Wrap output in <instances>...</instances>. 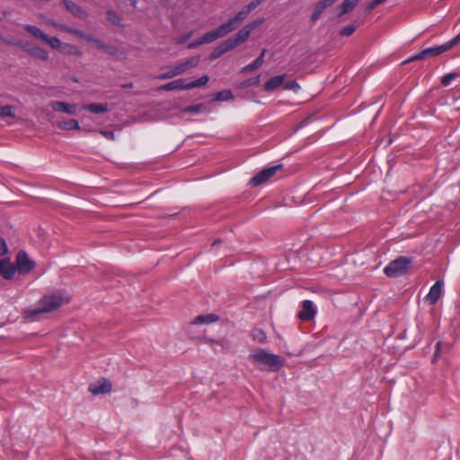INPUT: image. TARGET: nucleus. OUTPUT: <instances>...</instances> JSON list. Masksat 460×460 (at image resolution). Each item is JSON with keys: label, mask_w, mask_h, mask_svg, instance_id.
<instances>
[{"label": "nucleus", "mask_w": 460, "mask_h": 460, "mask_svg": "<svg viewBox=\"0 0 460 460\" xmlns=\"http://www.w3.org/2000/svg\"><path fill=\"white\" fill-rule=\"evenodd\" d=\"M70 296L65 291H57L41 297L34 308H26L22 315L30 321H37L44 314L53 312L69 303Z\"/></svg>", "instance_id": "1"}, {"label": "nucleus", "mask_w": 460, "mask_h": 460, "mask_svg": "<svg viewBox=\"0 0 460 460\" xmlns=\"http://www.w3.org/2000/svg\"><path fill=\"white\" fill-rule=\"evenodd\" d=\"M249 359L260 369L264 371L277 372L283 366V360L279 356L260 348L251 351Z\"/></svg>", "instance_id": "2"}, {"label": "nucleus", "mask_w": 460, "mask_h": 460, "mask_svg": "<svg viewBox=\"0 0 460 460\" xmlns=\"http://www.w3.org/2000/svg\"><path fill=\"white\" fill-rule=\"evenodd\" d=\"M199 62V58L198 56L191 57L190 58L187 59L186 61L173 66L167 72L156 75L155 78L161 79V80L172 78L174 76L183 74L185 71H187L190 68L197 66Z\"/></svg>", "instance_id": "3"}, {"label": "nucleus", "mask_w": 460, "mask_h": 460, "mask_svg": "<svg viewBox=\"0 0 460 460\" xmlns=\"http://www.w3.org/2000/svg\"><path fill=\"white\" fill-rule=\"evenodd\" d=\"M411 262V261L410 259L406 257H400L386 265L384 269V272L390 278L402 276L407 272Z\"/></svg>", "instance_id": "4"}, {"label": "nucleus", "mask_w": 460, "mask_h": 460, "mask_svg": "<svg viewBox=\"0 0 460 460\" xmlns=\"http://www.w3.org/2000/svg\"><path fill=\"white\" fill-rule=\"evenodd\" d=\"M252 10L246 5L243 10L239 11L234 17L230 18L227 22L222 23L217 28L221 37L234 31L239 23L243 22Z\"/></svg>", "instance_id": "5"}, {"label": "nucleus", "mask_w": 460, "mask_h": 460, "mask_svg": "<svg viewBox=\"0 0 460 460\" xmlns=\"http://www.w3.org/2000/svg\"><path fill=\"white\" fill-rule=\"evenodd\" d=\"M7 43L21 47L29 55H31L34 58H37L42 61H47L49 58L48 51L40 46L33 45L31 43H23L22 41H15V42L7 41Z\"/></svg>", "instance_id": "6"}, {"label": "nucleus", "mask_w": 460, "mask_h": 460, "mask_svg": "<svg viewBox=\"0 0 460 460\" xmlns=\"http://www.w3.org/2000/svg\"><path fill=\"white\" fill-rule=\"evenodd\" d=\"M282 169L281 164L270 166L268 168H264L255 176H253L250 180V184L252 186H259L264 182H266L269 179H270L273 175H275L279 171Z\"/></svg>", "instance_id": "7"}, {"label": "nucleus", "mask_w": 460, "mask_h": 460, "mask_svg": "<svg viewBox=\"0 0 460 460\" xmlns=\"http://www.w3.org/2000/svg\"><path fill=\"white\" fill-rule=\"evenodd\" d=\"M446 51H447V47H445V44L427 48V49L421 50L420 53L410 58L407 60V62L419 60V59H425L431 56H438Z\"/></svg>", "instance_id": "8"}, {"label": "nucleus", "mask_w": 460, "mask_h": 460, "mask_svg": "<svg viewBox=\"0 0 460 460\" xmlns=\"http://www.w3.org/2000/svg\"><path fill=\"white\" fill-rule=\"evenodd\" d=\"M219 38H222V37H221V35H219V32L216 28L210 31L206 32L203 36L199 37L198 40L190 42L188 44V49H194L200 45L213 42Z\"/></svg>", "instance_id": "9"}, {"label": "nucleus", "mask_w": 460, "mask_h": 460, "mask_svg": "<svg viewBox=\"0 0 460 460\" xmlns=\"http://www.w3.org/2000/svg\"><path fill=\"white\" fill-rule=\"evenodd\" d=\"M112 385L111 383L106 379L102 378L98 380L89 385V391L93 394H109L111 391Z\"/></svg>", "instance_id": "10"}, {"label": "nucleus", "mask_w": 460, "mask_h": 460, "mask_svg": "<svg viewBox=\"0 0 460 460\" xmlns=\"http://www.w3.org/2000/svg\"><path fill=\"white\" fill-rule=\"evenodd\" d=\"M34 266L31 260L24 252H20L16 257V268L20 273H26L30 271Z\"/></svg>", "instance_id": "11"}, {"label": "nucleus", "mask_w": 460, "mask_h": 460, "mask_svg": "<svg viewBox=\"0 0 460 460\" xmlns=\"http://www.w3.org/2000/svg\"><path fill=\"white\" fill-rule=\"evenodd\" d=\"M444 283L442 280H438L435 284L430 288L429 292L426 296V300L430 305H435L443 292Z\"/></svg>", "instance_id": "12"}, {"label": "nucleus", "mask_w": 460, "mask_h": 460, "mask_svg": "<svg viewBox=\"0 0 460 460\" xmlns=\"http://www.w3.org/2000/svg\"><path fill=\"white\" fill-rule=\"evenodd\" d=\"M50 107L55 111L63 112L68 115H75L77 111L76 104L58 101L52 102L50 103Z\"/></svg>", "instance_id": "13"}, {"label": "nucleus", "mask_w": 460, "mask_h": 460, "mask_svg": "<svg viewBox=\"0 0 460 460\" xmlns=\"http://www.w3.org/2000/svg\"><path fill=\"white\" fill-rule=\"evenodd\" d=\"M15 273V268L11 263L8 256L0 258V274L6 279H10Z\"/></svg>", "instance_id": "14"}, {"label": "nucleus", "mask_w": 460, "mask_h": 460, "mask_svg": "<svg viewBox=\"0 0 460 460\" xmlns=\"http://www.w3.org/2000/svg\"><path fill=\"white\" fill-rule=\"evenodd\" d=\"M315 315V309L313 302L310 300H305L302 305V309L298 313V317L303 321H309Z\"/></svg>", "instance_id": "15"}, {"label": "nucleus", "mask_w": 460, "mask_h": 460, "mask_svg": "<svg viewBox=\"0 0 460 460\" xmlns=\"http://www.w3.org/2000/svg\"><path fill=\"white\" fill-rule=\"evenodd\" d=\"M286 79V75H276L269 79L264 84V90L266 92H272L281 86Z\"/></svg>", "instance_id": "16"}, {"label": "nucleus", "mask_w": 460, "mask_h": 460, "mask_svg": "<svg viewBox=\"0 0 460 460\" xmlns=\"http://www.w3.org/2000/svg\"><path fill=\"white\" fill-rule=\"evenodd\" d=\"M266 54V49H262L261 55L252 63L248 64L247 66H243L241 69V73H248L250 71L255 70L259 67H261L264 62V57Z\"/></svg>", "instance_id": "17"}, {"label": "nucleus", "mask_w": 460, "mask_h": 460, "mask_svg": "<svg viewBox=\"0 0 460 460\" xmlns=\"http://www.w3.org/2000/svg\"><path fill=\"white\" fill-rule=\"evenodd\" d=\"M176 89H179V90L188 89L187 83L185 82L184 79H177V80L172 81L170 83H167V84L160 86V90H164V91H172V90H176Z\"/></svg>", "instance_id": "18"}, {"label": "nucleus", "mask_w": 460, "mask_h": 460, "mask_svg": "<svg viewBox=\"0 0 460 460\" xmlns=\"http://www.w3.org/2000/svg\"><path fill=\"white\" fill-rule=\"evenodd\" d=\"M84 109L94 114L104 113L109 111L107 103H91L84 106Z\"/></svg>", "instance_id": "19"}, {"label": "nucleus", "mask_w": 460, "mask_h": 460, "mask_svg": "<svg viewBox=\"0 0 460 460\" xmlns=\"http://www.w3.org/2000/svg\"><path fill=\"white\" fill-rule=\"evenodd\" d=\"M24 29L34 38L41 40L42 41L46 38V33L39 27L31 24L24 25Z\"/></svg>", "instance_id": "20"}, {"label": "nucleus", "mask_w": 460, "mask_h": 460, "mask_svg": "<svg viewBox=\"0 0 460 460\" xmlns=\"http://www.w3.org/2000/svg\"><path fill=\"white\" fill-rule=\"evenodd\" d=\"M66 9L71 12L74 15L78 17H84L85 13L75 3L70 0H63Z\"/></svg>", "instance_id": "21"}, {"label": "nucleus", "mask_w": 460, "mask_h": 460, "mask_svg": "<svg viewBox=\"0 0 460 460\" xmlns=\"http://www.w3.org/2000/svg\"><path fill=\"white\" fill-rule=\"evenodd\" d=\"M58 128L63 130H78L80 129V125L77 120L69 119L58 122Z\"/></svg>", "instance_id": "22"}, {"label": "nucleus", "mask_w": 460, "mask_h": 460, "mask_svg": "<svg viewBox=\"0 0 460 460\" xmlns=\"http://www.w3.org/2000/svg\"><path fill=\"white\" fill-rule=\"evenodd\" d=\"M251 31L249 28L245 25L233 37L234 41L237 43V45H240L241 43L244 42L250 36Z\"/></svg>", "instance_id": "23"}, {"label": "nucleus", "mask_w": 460, "mask_h": 460, "mask_svg": "<svg viewBox=\"0 0 460 460\" xmlns=\"http://www.w3.org/2000/svg\"><path fill=\"white\" fill-rule=\"evenodd\" d=\"M358 2V0H344L343 3L339 7V16H341L350 12L356 6Z\"/></svg>", "instance_id": "24"}, {"label": "nucleus", "mask_w": 460, "mask_h": 460, "mask_svg": "<svg viewBox=\"0 0 460 460\" xmlns=\"http://www.w3.org/2000/svg\"><path fill=\"white\" fill-rule=\"evenodd\" d=\"M218 319V317L214 314H207V315H199L195 318L194 320V323L195 324H203V323H215L217 322Z\"/></svg>", "instance_id": "25"}, {"label": "nucleus", "mask_w": 460, "mask_h": 460, "mask_svg": "<svg viewBox=\"0 0 460 460\" xmlns=\"http://www.w3.org/2000/svg\"><path fill=\"white\" fill-rule=\"evenodd\" d=\"M327 7V4L323 1L318 2L315 4L314 10L311 15V21L315 22Z\"/></svg>", "instance_id": "26"}, {"label": "nucleus", "mask_w": 460, "mask_h": 460, "mask_svg": "<svg viewBox=\"0 0 460 460\" xmlns=\"http://www.w3.org/2000/svg\"><path fill=\"white\" fill-rule=\"evenodd\" d=\"M62 51L66 55L70 56H75V57H81L82 51L75 46L72 44H63Z\"/></svg>", "instance_id": "27"}, {"label": "nucleus", "mask_w": 460, "mask_h": 460, "mask_svg": "<svg viewBox=\"0 0 460 460\" xmlns=\"http://www.w3.org/2000/svg\"><path fill=\"white\" fill-rule=\"evenodd\" d=\"M237 43L234 41L233 38H229L226 40L223 41L219 47V53H226L235 47H237Z\"/></svg>", "instance_id": "28"}, {"label": "nucleus", "mask_w": 460, "mask_h": 460, "mask_svg": "<svg viewBox=\"0 0 460 460\" xmlns=\"http://www.w3.org/2000/svg\"><path fill=\"white\" fill-rule=\"evenodd\" d=\"M234 94L230 90L221 91L216 93L214 100L217 102L233 101Z\"/></svg>", "instance_id": "29"}, {"label": "nucleus", "mask_w": 460, "mask_h": 460, "mask_svg": "<svg viewBox=\"0 0 460 460\" xmlns=\"http://www.w3.org/2000/svg\"><path fill=\"white\" fill-rule=\"evenodd\" d=\"M43 41L49 44L52 49H59L63 47V43L58 37H49L46 35Z\"/></svg>", "instance_id": "30"}, {"label": "nucleus", "mask_w": 460, "mask_h": 460, "mask_svg": "<svg viewBox=\"0 0 460 460\" xmlns=\"http://www.w3.org/2000/svg\"><path fill=\"white\" fill-rule=\"evenodd\" d=\"M208 80H209V77L207 75H205L201 76L200 78H199L197 80H194L192 82L187 83V88L188 89H192V88H195V87L205 85V84H208Z\"/></svg>", "instance_id": "31"}, {"label": "nucleus", "mask_w": 460, "mask_h": 460, "mask_svg": "<svg viewBox=\"0 0 460 460\" xmlns=\"http://www.w3.org/2000/svg\"><path fill=\"white\" fill-rule=\"evenodd\" d=\"M458 76H460V74L458 73H448L441 78V84L443 86H448L451 84V82Z\"/></svg>", "instance_id": "32"}, {"label": "nucleus", "mask_w": 460, "mask_h": 460, "mask_svg": "<svg viewBox=\"0 0 460 460\" xmlns=\"http://www.w3.org/2000/svg\"><path fill=\"white\" fill-rule=\"evenodd\" d=\"M0 117L5 118V117H14L13 108L11 105H5L0 107Z\"/></svg>", "instance_id": "33"}, {"label": "nucleus", "mask_w": 460, "mask_h": 460, "mask_svg": "<svg viewBox=\"0 0 460 460\" xmlns=\"http://www.w3.org/2000/svg\"><path fill=\"white\" fill-rule=\"evenodd\" d=\"M71 33L72 34H75V36H77L78 38L80 39H83V40H85L87 41H92L93 40V37L89 35V34H86L84 33L83 31H80L78 29H75V31H71Z\"/></svg>", "instance_id": "34"}, {"label": "nucleus", "mask_w": 460, "mask_h": 460, "mask_svg": "<svg viewBox=\"0 0 460 460\" xmlns=\"http://www.w3.org/2000/svg\"><path fill=\"white\" fill-rule=\"evenodd\" d=\"M204 106L203 104H196L192 106H189L183 109V112H193V113H199L203 110Z\"/></svg>", "instance_id": "35"}, {"label": "nucleus", "mask_w": 460, "mask_h": 460, "mask_svg": "<svg viewBox=\"0 0 460 460\" xmlns=\"http://www.w3.org/2000/svg\"><path fill=\"white\" fill-rule=\"evenodd\" d=\"M107 18L109 21H111L114 24H119L120 22V18L118 16V14L114 11H108Z\"/></svg>", "instance_id": "36"}, {"label": "nucleus", "mask_w": 460, "mask_h": 460, "mask_svg": "<svg viewBox=\"0 0 460 460\" xmlns=\"http://www.w3.org/2000/svg\"><path fill=\"white\" fill-rule=\"evenodd\" d=\"M460 42V32L453 38L451 40L444 43L445 47H447V50L451 49L453 47H455L456 44Z\"/></svg>", "instance_id": "37"}, {"label": "nucleus", "mask_w": 460, "mask_h": 460, "mask_svg": "<svg viewBox=\"0 0 460 460\" xmlns=\"http://www.w3.org/2000/svg\"><path fill=\"white\" fill-rule=\"evenodd\" d=\"M356 29L357 27L353 24L347 25L341 31V34L342 36H349L356 31Z\"/></svg>", "instance_id": "38"}, {"label": "nucleus", "mask_w": 460, "mask_h": 460, "mask_svg": "<svg viewBox=\"0 0 460 460\" xmlns=\"http://www.w3.org/2000/svg\"><path fill=\"white\" fill-rule=\"evenodd\" d=\"M284 88L286 90L297 92L300 89V85L296 81H290L284 85Z\"/></svg>", "instance_id": "39"}, {"label": "nucleus", "mask_w": 460, "mask_h": 460, "mask_svg": "<svg viewBox=\"0 0 460 460\" xmlns=\"http://www.w3.org/2000/svg\"><path fill=\"white\" fill-rule=\"evenodd\" d=\"M8 252V247L5 241L3 238H0V258L6 256Z\"/></svg>", "instance_id": "40"}, {"label": "nucleus", "mask_w": 460, "mask_h": 460, "mask_svg": "<svg viewBox=\"0 0 460 460\" xmlns=\"http://www.w3.org/2000/svg\"><path fill=\"white\" fill-rule=\"evenodd\" d=\"M386 0H373L367 7V11L370 12L375 9L378 4H383Z\"/></svg>", "instance_id": "41"}, {"label": "nucleus", "mask_w": 460, "mask_h": 460, "mask_svg": "<svg viewBox=\"0 0 460 460\" xmlns=\"http://www.w3.org/2000/svg\"><path fill=\"white\" fill-rule=\"evenodd\" d=\"M191 35H192V32L190 31V32L186 33L184 36L176 39L175 43L182 44V43L186 42L191 37Z\"/></svg>", "instance_id": "42"}, {"label": "nucleus", "mask_w": 460, "mask_h": 460, "mask_svg": "<svg viewBox=\"0 0 460 460\" xmlns=\"http://www.w3.org/2000/svg\"><path fill=\"white\" fill-rule=\"evenodd\" d=\"M263 22V19L256 20L249 24H246V26L249 28L251 31H252L254 29H256L259 25H261Z\"/></svg>", "instance_id": "43"}, {"label": "nucleus", "mask_w": 460, "mask_h": 460, "mask_svg": "<svg viewBox=\"0 0 460 460\" xmlns=\"http://www.w3.org/2000/svg\"><path fill=\"white\" fill-rule=\"evenodd\" d=\"M91 42H94L96 47L98 49H107L106 44L102 40H101L99 39L93 38V40Z\"/></svg>", "instance_id": "44"}, {"label": "nucleus", "mask_w": 460, "mask_h": 460, "mask_svg": "<svg viewBox=\"0 0 460 460\" xmlns=\"http://www.w3.org/2000/svg\"><path fill=\"white\" fill-rule=\"evenodd\" d=\"M264 0H252L250 2L247 6L249 9L253 10L255 9L259 4H261Z\"/></svg>", "instance_id": "45"}, {"label": "nucleus", "mask_w": 460, "mask_h": 460, "mask_svg": "<svg viewBox=\"0 0 460 460\" xmlns=\"http://www.w3.org/2000/svg\"><path fill=\"white\" fill-rule=\"evenodd\" d=\"M222 54H223V53H219V47L217 46V47L214 49V51L211 53L210 58H211L212 59H214V58H218V57H220Z\"/></svg>", "instance_id": "46"}, {"label": "nucleus", "mask_w": 460, "mask_h": 460, "mask_svg": "<svg viewBox=\"0 0 460 460\" xmlns=\"http://www.w3.org/2000/svg\"><path fill=\"white\" fill-rule=\"evenodd\" d=\"M260 83V77H256L254 79H251L249 81H247L245 83L246 85H251V84H258Z\"/></svg>", "instance_id": "47"}, {"label": "nucleus", "mask_w": 460, "mask_h": 460, "mask_svg": "<svg viewBox=\"0 0 460 460\" xmlns=\"http://www.w3.org/2000/svg\"><path fill=\"white\" fill-rule=\"evenodd\" d=\"M59 29H61V30H63L65 31H67L69 33H71V31H75V28L68 27V26L62 25V24L59 25Z\"/></svg>", "instance_id": "48"}, {"label": "nucleus", "mask_w": 460, "mask_h": 460, "mask_svg": "<svg viewBox=\"0 0 460 460\" xmlns=\"http://www.w3.org/2000/svg\"><path fill=\"white\" fill-rule=\"evenodd\" d=\"M103 135H104L106 137L111 138V139H112V138H113V137H114L113 132H111V131L103 132Z\"/></svg>", "instance_id": "49"}, {"label": "nucleus", "mask_w": 460, "mask_h": 460, "mask_svg": "<svg viewBox=\"0 0 460 460\" xmlns=\"http://www.w3.org/2000/svg\"><path fill=\"white\" fill-rule=\"evenodd\" d=\"M337 0H323V3L327 4V6L332 5L333 3H335Z\"/></svg>", "instance_id": "50"}, {"label": "nucleus", "mask_w": 460, "mask_h": 460, "mask_svg": "<svg viewBox=\"0 0 460 460\" xmlns=\"http://www.w3.org/2000/svg\"><path fill=\"white\" fill-rule=\"evenodd\" d=\"M48 23L50 24V25H53L55 27H58V28H59V25H60V24H58L57 22H55L52 20L48 21Z\"/></svg>", "instance_id": "51"}, {"label": "nucleus", "mask_w": 460, "mask_h": 460, "mask_svg": "<svg viewBox=\"0 0 460 460\" xmlns=\"http://www.w3.org/2000/svg\"><path fill=\"white\" fill-rule=\"evenodd\" d=\"M123 87H125V88H132L133 87V84L132 83H128L127 84H124Z\"/></svg>", "instance_id": "52"}, {"label": "nucleus", "mask_w": 460, "mask_h": 460, "mask_svg": "<svg viewBox=\"0 0 460 460\" xmlns=\"http://www.w3.org/2000/svg\"><path fill=\"white\" fill-rule=\"evenodd\" d=\"M132 4H133L134 6H136V4H137V0H132Z\"/></svg>", "instance_id": "53"}, {"label": "nucleus", "mask_w": 460, "mask_h": 460, "mask_svg": "<svg viewBox=\"0 0 460 460\" xmlns=\"http://www.w3.org/2000/svg\"><path fill=\"white\" fill-rule=\"evenodd\" d=\"M436 346H437V349H438V348L440 346V342H438Z\"/></svg>", "instance_id": "54"}]
</instances>
